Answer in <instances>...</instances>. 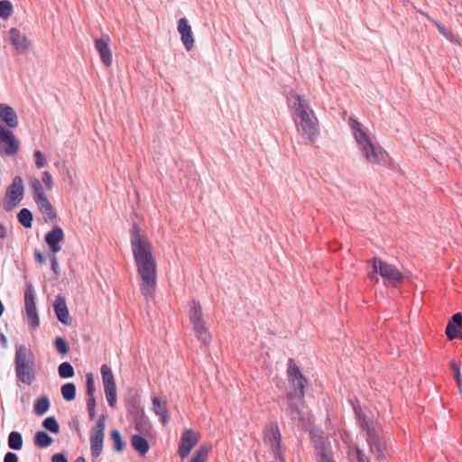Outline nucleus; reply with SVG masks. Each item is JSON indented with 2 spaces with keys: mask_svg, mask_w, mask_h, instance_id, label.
<instances>
[{
  "mask_svg": "<svg viewBox=\"0 0 462 462\" xmlns=\"http://www.w3.org/2000/svg\"><path fill=\"white\" fill-rule=\"evenodd\" d=\"M131 246L140 277V289L145 297H152L156 290L157 265L152 245L142 228L134 224L131 230Z\"/></svg>",
  "mask_w": 462,
  "mask_h": 462,
  "instance_id": "obj_1",
  "label": "nucleus"
},
{
  "mask_svg": "<svg viewBox=\"0 0 462 462\" xmlns=\"http://www.w3.org/2000/svg\"><path fill=\"white\" fill-rule=\"evenodd\" d=\"M289 106L299 134L309 143H314L319 134V124L307 99L291 91L288 96Z\"/></svg>",
  "mask_w": 462,
  "mask_h": 462,
  "instance_id": "obj_2",
  "label": "nucleus"
},
{
  "mask_svg": "<svg viewBox=\"0 0 462 462\" xmlns=\"http://www.w3.org/2000/svg\"><path fill=\"white\" fill-rule=\"evenodd\" d=\"M287 373L289 382L293 387V392L287 394L289 415L294 422L300 424L306 420V414L302 411L305 378L292 360L289 361Z\"/></svg>",
  "mask_w": 462,
  "mask_h": 462,
  "instance_id": "obj_3",
  "label": "nucleus"
},
{
  "mask_svg": "<svg viewBox=\"0 0 462 462\" xmlns=\"http://www.w3.org/2000/svg\"><path fill=\"white\" fill-rule=\"evenodd\" d=\"M349 125L358 149L366 162L372 164H381L386 157V152L383 147L373 142L368 135L367 129L356 119L349 118Z\"/></svg>",
  "mask_w": 462,
  "mask_h": 462,
  "instance_id": "obj_4",
  "label": "nucleus"
},
{
  "mask_svg": "<svg viewBox=\"0 0 462 462\" xmlns=\"http://www.w3.org/2000/svg\"><path fill=\"white\" fill-rule=\"evenodd\" d=\"M370 262L373 266V272L368 274L370 280L378 282L376 275L380 274L386 286L397 287L402 282L403 274L396 266L376 256L373 257Z\"/></svg>",
  "mask_w": 462,
  "mask_h": 462,
  "instance_id": "obj_5",
  "label": "nucleus"
},
{
  "mask_svg": "<svg viewBox=\"0 0 462 462\" xmlns=\"http://www.w3.org/2000/svg\"><path fill=\"white\" fill-rule=\"evenodd\" d=\"M15 373L18 380L30 385L35 379L34 356L25 346H20L15 352Z\"/></svg>",
  "mask_w": 462,
  "mask_h": 462,
  "instance_id": "obj_6",
  "label": "nucleus"
},
{
  "mask_svg": "<svg viewBox=\"0 0 462 462\" xmlns=\"http://www.w3.org/2000/svg\"><path fill=\"white\" fill-rule=\"evenodd\" d=\"M263 443L272 453L273 462H285V447L277 423L270 422L264 427Z\"/></svg>",
  "mask_w": 462,
  "mask_h": 462,
  "instance_id": "obj_7",
  "label": "nucleus"
},
{
  "mask_svg": "<svg viewBox=\"0 0 462 462\" xmlns=\"http://www.w3.org/2000/svg\"><path fill=\"white\" fill-rule=\"evenodd\" d=\"M360 428L362 430L366 431V441L369 445L370 452L374 455L377 460H384L387 457L385 443L380 437L376 425L373 421L362 419Z\"/></svg>",
  "mask_w": 462,
  "mask_h": 462,
  "instance_id": "obj_8",
  "label": "nucleus"
},
{
  "mask_svg": "<svg viewBox=\"0 0 462 462\" xmlns=\"http://www.w3.org/2000/svg\"><path fill=\"white\" fill-rule=\"evenodd\" d=\"M29 184L32 189L33 199L43 215L44 220L53 221L56 218V212L49 201L41 181L37 178L32 177L29 179Z\"/></svg>",
  "mask_w": 462,
  "mask_h": 462,
  "instance_id": "obj_9",
  "label": "nucleus"
},
{
  "mask_svg": "<svg viewBox=\"0 0 462 462\" xmlns=\"http://www.w3.org/2000/svg\"><path fill=\"white\" fill-rule=\"evenodd\" d=\"M189 320L192 324L193 330L196 334V337L203 342L206 346H208L211 342V334L208 328L206 327L203 319L202 308L199 301H192L189 312Z\"/></svg>",
  "mask_w": 462,
  "mask_h": 462,
  "instance_id": "obj_10",
  "label": "nucleus"
},
{
  "mask_svg": "<svg viewBox=\"0 0 462 462\" xmlns=\"http://www.w3.org/2000/svg\"><path fill=\"white\" fill-rule=\"evenodd\" d=\"M24 193L23 180L20 176L13 179L8 186L3 201L4 208L6 211L13 210L23 199Z\"/></svg>",
  "mask_w": 462,
  "mask_h": 462,
  "instance_id": "obj_11",
  "label": "nucleus"
},
{
  "mask_svg": "<svg viewBox=\"0 0 462 462\" xmlns=\"http://www.w3.org/2000/svg\"><path fill=\"white\" fill-rule=\"evenodd\" d=\"M20 150V142L11 129L0 125V154L14 156Z\"/></svg>",
  "mask_w": 462,
  "mask_h": 462,
  "instance_id": "obj_12",
  "label": "nucleus"
},
{
  "mask_svg": "<svg viewBox=\"0 0 462 462\" xmlns=\"http://www.w3.org/2000/svg\"><path fill=\"white\" fill-rule=\"evenodd\" d=\"M105 423L99 420L91 430L90 450L94 457H98L103 451Z\"/></svg>",
  "mask_w": 462,
  "mask_h": 462,
  "instance_id": "obj_13",
  "label": "nucleus"
},
{
  "mask_svg": "<svg viewBox=\"0 0 462 462\" xmlns=\"http://www.w3.org/2000/svg\"><path fill=\"white\" fill-rule=\"evenodd\" d=\"M200 439V434L192 430H185L180 436V443L178 448V454L181 458L187 457L192 448L197 445Z\"/></svg>",
  "mask_w": 462,
  "mask_h": 462,
  "instance_id": "obj_14",
  "label": "nucleus"
},
{
  "mask_svg": "<svg viewBox=\"0 0 462 462\" xmlns=\"http://www.w3.org/2000/svg\"><path fill=\"white\" fill-rule=\"evenodd\" d=\"M110 45L111 38L108 34H102L100 38L95 40V48L106 67H110L113 62V53Z\"/></svg>",
  "mask_w": 462,
  "mask_h": 462,
  "instance_id": "obj_15",
  "label": "nucleus"
},
{
  "mask_svg": "<svg viewBox=\"0 0 462 462\" xmlns=\"http://www.w3.org/2000/svg\"><path fill=\"white\" fill-rule=\"evenodd\" d=\"M35 295L32 285H29L24 292V306L29 323L32 328L39 326V317L35 305Z\"/></svg>",
  "mask_w": 462,
  "mask_h": 462,
  "instance_id": "obj_16",
  "label": "nucleus"
},
{
  "mask_svg": "<svg viewBox=\"0 0 462 462\" xmlns=\"http://www.w3.org/2000/svg\"><path fill=\"white\" fill-rule=\"evenodd\" d=\"M8 41L19 54L28 51L31 42L26 35L20 32L17 28H11L8 32Z\"/></svg>",
  "mask_w": 462,
  "mask_h": 462,
  "instance_id": "obj_17",
  "label": "nucleus"
},
{
  "mask_svg": "<svg viewBox=\"0 0 462 462\" xmlns=\"http://www.w3.org/2000/svg\"><path fill=\"white\" fill-rule=\"evenodd\" d=\"M19 119L14 109L5 103H0V125H5L8 129L16 128Z\"/></svg>",
  "mask_w": 462,
  "mask_h": 462,
  "instance_id": "obj_18",
  "label": "nucleus"
},
{
  "mask_svg": "<svg viewBox=\"0 0 462 462\" xmlns=\"http://www.w3.org/2000/svg\"><path fill=\"white\" fill-rule=\"evenodd\" d=\"M44 239L51 253L57 254L61 250L60 243L64 239V232L60 226H57L45 235Z\"/></svg>",
  "mask_w": 462,
  "mask_h": 462,
  "instance_id": "obj_19",
  "label": "nucleus"
},
{
  "mask_svg": "<svg viewBox=\"0 0 462 462\" xmlns=\"http://www.w3.org/2000/svg\"><path fill=\"white\" fill-rule=\"evenodd\" d=\"M178 32L187 51H190L194 45V37L190 25L186 18H180L178 23Z\"/></svg>",
  "mask_w": 462,
  "mask_h": 462,
  "instance_id": "obj_20",
  "label": "nucleus"
},
{
  "mask_svg": "<svg viewBox=\"0 0 462 462\" xmlns=\"http://www.w3.org/2000/svg\"><path fill=\"white\" fill-rule=\"evenodd\" d=\"M54 310L56 313V316L58 319L65 324V325H70L71 324V317L69 313L68 307L66 304V300L63 297L58 296L55 299L54 301Z\"/></svg>",
  "mask_w": 462,
  "mask_h": 462,
  "instance_id": "obj_21",
  "label": "nucleus"
},
{
  "mask_svg": "<svg viewBox=\"0 0 462 462\" xmlns=\"http://www.w3.org/2000/svg\"><path fill=\"white\" fill-rule=\"evenodd\" d=\"M315 449L320 457V462H336L330 447L322 438L319 442H316Z\"/></svg>",
  "mask_w": 462,
  "mask_h": 462,
  "instance_id": "obj_22",
  "label": "nucleus"
},
{
  "mask_svg": "<svg viewBox=\"0 0 462 462\" xmlns=\"http://www.w3.org/2000/svg\"><path fill=\"white\" fill-rule=\"evenodd\" d=\"M152 411L161 418L162 424H167L168 422V409L166 402L162 401L159 397H152Z\"/></svg>",
  "mask_w": 462,
  "mask_h": 462,
  "instance_id": "obj_23",
  "label": "nucleus"
},
{
  "mask_svg": "<svg viewBox=\"0 0 462 462\" xmlns=\"http://www.w3.org/2000/svg\"><path fill=\"white\" fill-rule=\"evenodd\" d=\"M104 390L116 388L115 377L112 369L107 365L104 364L100 368Z\"/></svg>",
  "mask_w": 462,
  "mask_h": 462,
  "instance_id": "obj_24",
  "label": "nucleus"
},
{
  "mask_svg": "<svg viewBox=\"0 0 462 462\" xmlns=\"http://www.w3.org/2000/svg\"><path fill=\"white\" fill-rule=\"evenodd\" d=\"M131 444L134 449L139 452L142 456H144L149 450L148 441L140 435H133L131 438Z\"/></svg>",
  "mask_w": 462,
  "mask_h": 462,
  "instance_id": "obj_25",
  "label": "nucleus"
},
{
  "mask_svg": "<svg viewBox=\"0 0 462 462\" xmlns=\"http://www.w3.org/2000/svg\"><path fill=\"white\" fill-rule=\"evenodd\" d=\"M211 448L210 444H202L193 454L190 462H206Z\"/></svg>",
  "mask_w": 462,
  "mask_h": 462,
  "instance_id": "obj_26",
  "label": "nucleus"
},
{
  "mask_svg": "<svg viewBox=\"0 0 462 462\" xmlns=\"http://www.w3.org/2000/svg\"><path fill=\"white\" fill-rule=\"evenodd\" d=\"M347 457L351 461L356 459V462H370L363 450L356 446H348Z\"/></svg>",
  "mask_w": 462,
  "mask_h": 462,
  "instance_id": "obj_27",
  "label": "nucleus"
},
{
  "mask_svg": "<svg viewBox=\"0 0 462 462\" xmlns=\"http://www.w3.org/2000/svg\"><path fill=\"white\" fill-rule=\"evenodd\" d=\"M34 443L36 446L44 448L52 443V439L45 431L40 430L35 433Z\"/></svg>",
  "mask_w": 462,
  "mask_h": 462,
  "instance_id": "obj_28",
  "label": "nucleus"
},
{
  "mask_svg": "<svg viewBox=\"0 0 462 462\" xmlns=\"http://www.w3.org/2000/svg\"><path fill=\"white\" fill-rule=\"evenodd\" d=\"M8 446L14 450H20L23 447L22 435L17 431H12L8 437Z\"/></svg>",
  "mask_w": 462,
  "mask_h": 462,
  "instance_id": "obj_29",
  "label": "nucleus"
},
{
  "mask_svg": "<svg viewBox=\"0 0 462 462\" xmlns=\"http://www.w3.org/2000/svg\"><path fill=\"white\" fill-rule=\"evenodd\" d=\"M110 437L113 441L114 448L116 452H122L125 449V443L122 439V436L117 430H112Z\"/></svg>",
  "mask_w": 462,
  "mask_h": 462,
  "instance_id": "obj_30",
  "label": "nucleus"
},
{
  "mask_svg": "<svg viewBox=\"0 0 462 462\" xmlns=\"http://www.w3.org/2000/svg\"><path fill=\"white\" fill-rule=\"evenodd\" d=\"M18 220L22 226L26 228L32 226V214L28 208H23L18 213Z\"/></svg>",
  "mask_w": 462,
  "mask_h": 462,
  "instance_id": "obj_31",
  "label": "nucleus"
},
{
  "mask_svg": "<svg viewBox=\"0 0 462 462\" xmlns=\"http://www.w3.org/2000/svg\"><path fill=\"white\" fill-rule=\"evenodd\" d=\"M61 394L66 401H72L76 397V386L73 383H68L61 386Z\"/></svg>",
  "mask_w": 462,
  "mask_h": 462,
  "instance_id": "obj_32",
  "label": "nucleus"
},
{
  "mask_svg": "<svg viewBox=\"0 0 462 462\" xmlns=\"http://www.w3.org/2000/svg\"><path fill=\"white\" fill-rule=\"evenodd\" d=\"M50 408V401L47 397L38 399L34 403V411L38 415H43Z\"/></svg>",
  "mask_w": 462,
  "mask_h": 462,
  "instance_id": "obj_33",
  "label": "nucleus"
},
{
  "mask_svg": "<svg viewBox=\"0 0 462 462\" xmlns=\"http://www.w3.org/2000/svg\"><path fill=\"white\" fill-rule=\"evenodd\" d=\"M450 368L453 371L454 379H455L456 383H457L459 393L462 394V378H461V373H460V364L456 360H451Z\"/></svg>",
  "mask_w": 462,
  "mask_h": 462,
  "instance_id": "obj_34",
  "label": "nucleus"
},
{
  "mask_svg": "<svg viewBox=\"0 0 462 462\" xmlns=\"http://www.w3.org/2000/svg\"><path fill=\"white\" fill-rule=\"evenodd\" d=\"M58 371L61 378H70L74 375V368L68 362L61 363L59 365Z\"/></svg>",
  "mask_w": 462,
  "mask_h": 462,
  "instance_id": "obj_35",
  "label": "nucleus"
},
{
  "mask_svg": "<svg viewBox=\"0 0 462 462\" xmlns=\"http://www.w3.org/2000/svg\"><path fill=\"white\" fill-rule=\"evenodd\" d=\"M43 427L52 433H58L60 426L54 417H48L42 422Z\"/></svg>",
  "mask_w": 462,
  "mask_h": 462,
  "instance_id": "obj_36",
  "label": "nucleus"
},
{
  "mask_svg": "<svg viewBox=\"0 0 462 462\" xmlns=\"http://www.w3.org/2000/svg\"><path fill=\"white\" fill-rule=\"evenodd\" d=\"M13 12L12 4L8 0L0 1V17L8 18Z\"/></svg>",
  "mask_w": 462,
  "mask_h": 462,
  "instance_id": "obj_37",
  "label": "nucleus"
},
{
  "mask_svg": "<svg viewBox=\"0 0 462 462\" xmlns=\"http://www.w3.org/2000/svg\"><path fill=\"white\" fill-rule=\"evenodd\" d=\"M446 335L449 340H453L455 338H462V333L457 330V328L448 323L446 327Z\"/></svg>",
  "mask_w": 462,
  "mask_h": 462,
  "instance_id": "obj_38",
  "label": "nucleus"
},
{
  "mask_svg": "<svg viewBox=\"0 0 462 462\" xmlns=\"http://www.w3.org/2000/svg\"><path fill=\"white\" fill-rule=\"evenodd\" d=\"M55 346L60 354L62 356L67 355L69 352V346L66 340L63 337H57L55 339Z\"/></svg>",
  "mask_w": 462,
  "mask_h": 462,
  "instance_id": "obj_39",
  "label": "nucleus"
},
{
  "mask_svg": "<svg viewBox=\"0 0 462 462\" xmlns=\"http://www.w3.org/2000/svg\"><path fill=\"white\" fill-rule=\"evenodd\" d=\"M106 401L110 407H116V388L104 390Z\"/></svg>",
  "mask_w": 462,
  "mask_h": 462,
  "instance_id": "obj_40",
  "label": "nucleus"
},
{
  "mask_svg": "<svg viewBox=\"0 0 462 462\" xmlns=\"http://www.w3.org/2000/svg\"><path fill=\"white\" fill-rule=\"evenodd\" d=\"M96 392L94 377L92 374H87V394L88 398L94 397Z\"/></svg>",
  "mask_w": 462,
  "mask_h": 462,
  "instance_id": "obj_41",
  "label": "nucleus"
},
{
  "mask_svg": "<svg viewBox=\"0 0 462 462\" xmlns=\"http://www.w3.org/2000/svg\"><path fill=\"white\" fill-rule=\"evenodd\" d=\"M433 23L435 24V26L437 27L438 31L443 35L445 36L447 39H449V40H452L453 38V33L451 31L448 30L445 26H443L441 23H439V22L433 20Z\"/></svg>",
  "mask_w": 462,
  "mask_h": 462,
  "instance_id": "obj_42",
  "label": "nucleus"
},
{
  "mask_svg": "<svg viewBox=\"0 0 462 462\" xmlns=\"http://www.w3.org/2000/svg\"><path fill=\"white\" fill-rule=\"evenodd\" d=\"M42 181L48 189H52L54 182H53L52 176L51 175V173L49 171L42 172Z\"/></svg>",
  "mask_w": 462,
  "mask_h": 462,
  "instance_id": "obj_43",
  "label": "nucleus"
},
{
  "mask_svg": "<svg viewBox=\"0 0 462 462\" xmlns=\"http://www.w3.org/2000/svg\"><path fill=\"white\" fill-rule=\"evenodd\" d=\"M34 157H35V164H36L37 168L41 169L46 165V161H45L44 156L41 151H35Z\"/></svg>",
  "mask_w": 462,
  "mask_h": 462,
  "instance_id": "obj_44",
  "label": "nucleus"
},
{
  "mask_svg": "<svg viewBox=\"0 0 462 462\" xmlns=\"http://www.w3.org/2000/svg\"><path fill=\"white\" fill-rule=\"evenodd\" d=\"M88 411L89 418L93 420L95 418V407H96V400L95 397H91L88 399Z\"/></svg>",
  "mask_w": 462,
  "mask_h": 462,
  "instance_id": "obj_45",
  "label": "nucleus"
},
{
  "mask_svg": "<svg viewBox=\"0 0 462 462\" xmlns=\"http://www.w3.org/2000/svg\"><path fill=\"white\" fill-rule=\"evenodd\" d=\"M448 324H452L454 327L457 328H462V313L454 314Z\"/></svg>",
  "mask_w": 462,
  "mask_h": 462,
  "instance_id": "obj_46",
  "label": "nucleus"
},
{
  "mask_svg": "<svg viewBox=\"0 0 462 462\" xmlns=\"http://www.w3.org/2000/svg\"><path fill=\"white\" fill-rule=\"evenodd\" d=\"M50 260H51V270L53 271V273L56 275H59L60 274V266H59L56 254H51Z\"/></svg>",
  "mask_w": 462,
  "mask_h": 462,
  "instance_id": "obj_47",
  "label": "nucleus"
},
{
  "mask_svg": "<svg viewBox=\"0 0 462 462\" xmlns=\"http://www.w3.org/2000/svg\"><path fill=\"white\" fill-rule=\"evenodd\" d=\"M4 462H18V457L16 454L8 452L5 456Z\"/></svg>",
  "mask_w": 462,
  "mask_h": 462,
  "instance_id": "obj_48",
  "label": "nucleus"
},
{
  "mask_svg": "<svg viewBox=\"0 0 462 462\" xmlns=\"http://www.w3.org/2000/svg\"><path fill=\"white\" fill-rule=\"evenodd\" d=\"M51 462H68L62 454H55L52 456Z\"/></svg>",
  "mask_w": 462,
  "mask_h": 462,
  "instance_id": "obj_49",
  "label": "nucleus"
},
{
  "mask_svg": "<svg viewBox=\"0 0 462 462\" xmlns=\"http://www.w3.org/2000/svg\"><path fill=\"white\" fill-rule=\"evenodd\" d=\"M34 256H35V259L36 261L39 263H44V257L42 255V254L40 252V251H35L34 253Z\"/></svg>",
  "mask_w": 462,
  "mask_h": 462,
  "instance_id": "obj_50",
  "label": "nucleus"
},
{
  "mask_svg": "<svg viewBox=\"0 0 462 462\" xmlns=\"http://www.w3.org/2000/svg\"><path fill=\"white\" fill-rule=\"evenodd\" d=\"M6 236V228L0 224V239L5 238Z\"/></svg>",
  "mask_w": 462,
  "mask_h": 462,
  "instance_id": "obj_51",
  "label": "nucleus"
},
{
  "mask_svg": "<svg viewBox=\"0 0 462 462\" xmlns=\"http://www.w3.org/2000/svg\"><path fill=\"white\" fill-rule=\"evenodd\" d=\"M74 462H86V460L83 457H79L76 458Z\"/></svg>",
  "mask_w": 462,
  "mask_h": 462,
  "instance_id": "obj_52",
  "label": "nucleus"
}]
</instances>
